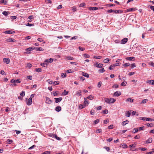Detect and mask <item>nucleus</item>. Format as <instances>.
<instances>
[{
  "label": "nucleus",
  "instance_id": "obj_26",
  "mask_svg": "<svg viewBox=\"0 0 154 154\" xmlns=\"http://www.w3.org/2000/svg\"><path fill=\"white\" fill-rule=\"evenodd\" d=\"M52 93L54 95V96H57L58 94V92L57 91H54L52 92Z\"/></svg>",
  "mask_w": 154,
  "mask_h": 154
},
{
  "label": "nucleus",
  "instance_id": "obj_60",
  "mask_svg": "<svg viewBox=\"0 0 154 154\" xmlns=\"http://www.w3.org/2000/svg\"><path fill=\"white\" fill-rule=\"evenodd\" d=\"M103 112L104 114H107L108 113V111L107 109H105L103 111Z\"/></svg>",
  "mask_w": 154,
  "mask_h": 154
},
{
  "label": "nucleus",
  "instance_id": "obj_34",
  "mask_svg": "<svg viewBox=\"0 0 154 154\" xmlns=\"http://www.w3.org/2000/svg\"><path fill=\"white\" fill-rule=\"evenodd\" d=\"M105 71V70L104 68H103L102 69H100L98 70V72L100 73H103Z\"/></svg>",
  "mask_w": 154,
  "mask_h": 154
},
{
  "label": "nucleus",
  "instance_id": "obj_49",
  "mask_svg": "<svg viewBox=\"0 0 154 154\" xmlns=\"http://www.w3.org/2000/svg\"><path fill=\"white\" fill-rule=\"evenodd\" d=\"M20 95L22 97H23L25 95V92L22 91V92L20 93Z\"/></svg>",
  "mask_w": 154,
  "mask_h": 154
},
{
  "label": "nucleus",
  "instance_id": "obj_11",
  "mask_svg": "<svg viewBox=\"0 0 154 154\" xmlns=\"http://www.w3.org/2000/svg\"><path fill=\"white\" fill-rule=\"evenodd\" d=\"M121 94V93L120 91H116L114 93V95L115 96L118 97Z\"/></svg>",
  "mask_w": 154,
  "mask_h": 154
},
{
  "label": "nucleus",
  "instance_id": "obj_33",
  "mask_svg": "<svg viewBox=\"0 0 154 154\" xmlns=\"http://www.w3.org/2000/svg\"><path fill=\"white\" fill-rule=\"evenodd\" d=\"M66 73H62L61 74V77L62 78H64L66 77Z\"/></svg>",
  "mask_w": 154,
  "mask_h": 154
},
{
  "label": "nucleus",
  "instance_id": "obj_40",
  "mask_svg": "<svg viewBox=\"0 0 154 154\" xmlns=\"http://www.w3.org/2000/svg\"><path fill=\"white\" fill-rule=\"evenodd\" d=\"M127 101H128L130 102H132L133 101V100L131 98H129L127 99Z\"/></svg>",
  "mask_w": 154,
  "mask_h": 154
},
{
  "label": "nucleus",
  "instance_id": "obj_25",
  "mask_svg": "<svg viewBox=\"0 0 154 154\" xmlns=\"http://www.w3.org/2000/svg\"><path fill=\"white\" fill-rule=\"evenodd\" d=\"M66 60H73L74 59V58L73 57L68 56V57H66Z\"/></svg>",
  "mask_w": 154,
  "mask_h": 154
},
{
  "label": "nucleus",
  "instance_id": "obj_54",
  "mask_svg": "<svg viewBox=\"0 0 154 154\" xmlns=\"http://www.w3.org/2000/svg\"><path fill=\"white\" fill-rule=\"evenodd\" d=\"M84 56L86 58H88L90 57V56L88 55V54H84Z\"/></svg>",
  "mask_w": 154,
  "mask_h": 154
},
{
  "label": "nucleus",
  "instance_id": "obj_2",
  "mask_svg": "<svg viewBox=\"0 0 154 154\" xmlns=\"http://www.w3.org/2000/svg\"><path fill=\"white\" fill-rule=\"evenodd\" d=\"M108 13L114 12L115 14L121 13L122 11L120 10H115L110 9L107 11Z\"/></svg>",
  "mask_w": 154,
  "mask_h": 154
},
{
  "label": "nucleus",
  "instance_id": "obj_24",
  "mask_svg": "<svg viewBox=\"0 0 154 154\" xmlns=\"http://www.w3.org/2000/svg\"><path fill=\"white\" fill-rule=\"evenodd\" d=\"M129 122V121L127 120H126L125 121H123L122 123V125H125L126 124H128Z\"/></svg>",
  "mask_w": 154,
  "mask_h": 154
},
{
  "label": "nucleus",
  "instance_id": "obj_6",
  "mask_svg": "<svg viewBox=\"0 0 154 154\" xmlns=\"http://www.w3.org/2000/svg\"><path fill=\"white\" fill-rule=\"evenodd\" d=\"M27 104L28 105H30L32 103V100L31 98H29L28 101H27Z\"/></svg>",
  "mask_w": 154,
  "mask_h": 154
},
{
  "label": "nucleus",
  "instance_id": "obj_13",
  "mask_svg": "<svg viewBox=\"0 0 154 154\" xmlns=\"http://www.w3.org/2000/svg\"><path fill=\"white\" fill-rule=\"evenodd\" d=\"M135 57H128L126 58V59L129 60H134Z\"/></svg>",
  "mask_w": 154,
  "mask_h": 154
},
{
  "label": "nucleus",
  "instance_id": "obj_43",
  "mask_svg": "<svg viewBox=\"0 0 154 154\" xmlns=\"http://www.w3.org/2000/svg\"><path fill=\"white\" fill-rule=\"evenodd\" d=\"M99 122V119H97L94 121V124H96L98 123Z\"/></svg>",
  "mask_w": 154,
  "mask_h": 154
},
{
  "label": "nucleus",
  "instance_id": "obj_56",
  "mask_svg": "<svg viewBox=\"0 0 154 154\" xmlns=\"http://www.w3.org/2000/svg\"><path fill=\"white\" fill-rule=\"evenodd\" d=\"M0 73L2 74V75H5V73L4 72V71L3 70H1V71H0Z\"/></svg>",
  "mask_w": 154,
  "mask_h": 154
},
{
  "label": "nucleus",
  "instance_id": "obj_10",
  "mask_svg": "<svg viewBox=\"0 0 154 154\" xmlns=\"http://www.w3.org/2000/svg\"><path fill=\"white\" fill-rule=\"evenodd\" d=\"M146 83L149 84L154 85V80H148L147 81Z\"/></svg>",
  "mask_w": 154,
  "mask_h": 154
},
{
  "label": "nucleus",
  "instance_id": "obj_23",
  "mask_svg": "<svg viewBox=\"0 0 154 154\" xmlns=\"http://www.w3.org/2000/svg\"><path fill=\"white\" fill-rule=\"evenodd\" d=\"M152 142V138H149L146 141V143H151Z\"/></svg>",
  "mask_w": 154,
  "mask_h": 154
},
{
  "label": "nucleus",
  "instance_id": "obj_41",
  "mask_svg": "<svg viewBox=\"0 0 154 154\" xmlns=\"http://www.w3.org/2000/svg\"><path fill=\"white\" fill-rule=\"evenodd\" d=\"M105 102L107 103H109V99L108 98H105Z\"/></svg>",
  "mask_w": 154,
  "mask_h": 154
},
{
  "label": "nucleus",
  "instance_id": "obj_35",
  "mask_svg": "<svg viewBox=\"0 0 154 154\" xmlns=\"http://www.w3.org/2000/svg\"><path fill=\"white\" fill-rule=\"evenodd\" d=\"M85 100L84 102V104H85V105H88L89 104V102L88 100H85Z\"/></svg>",
  "mask_w": 154,
  "mask_h": 154
},
{
  "label": "nucleus",
  "instance_id": "obj_42",
  "mask_svg": "<svg viewBox=\"0 0 154 154\" xmlns=\"http://www.w3.org/2000/svg\"><path fill=\"white\" fill-rule=\"evenodd\" d=\"M109 61V59L108 58L105 59L103 60V62L104 63H107Z\"/></svg>",
  "mask_w": 154,
  "mask_h": 154
},
{
  "label": "nucleus",
  "instance_id": "obj_22",
  "mask_svg": "<svg viewBox=\"0 0 154 154\" xmlns=\"http://www.w3.org/2000/svg\"><path fill=\"white\" fill-rule=\"evenodd\" d=\"M2 3H3L4 5H6L7 1L6 0H0V4Z\"/></svg>",
  "mask_w": 154,
  "mask_h": 154
},
{
  "label": "nucleus",
  "instance_id": "obj_53",
  "mask_svg": "<svg viewBox=\"0 0 154 154\" xmlns=\"http://www.w3.org/2000/svg\"><path fill=\"white\" fill-rule=\"evenodd\" d=\"M32 66V64L30 63H28L27 64V67H28L29 68H30Z\"/></svg>",
  "mask_w": 154,
  "mask_h": 154
},
{
  "label": "nucleus",
  "instance_id": "obj_46",
  "mask_svg": "<svg viewBox=\"0 0 154 154\" xmlns=\"http://www.w3.org/2000/svg\"><path fill=\"white\" fill-rule=\"evenodd\" d=\"M82 91L81 90H79L77 92L76 94H79V96L81 95Z\"/></svg>",
  "mask_w": 154,
  "mask_h": 154
},
{
  "label": "nucleus",
  "instance_id": "obj_17",
  "mask_svg": "<svg viewBox=\"0 0 154 154\" xmlns=\"http://www.w3.org/2000/svg\"><path fill=\"white\" fill-rule=\"evenodd\" d=\"M61 110V108L60 106H57L55 108V110L57 112H59Z\"/></svg>",
  "mask_w": 154,
  "mask_h": 154
},
{
  "label": "nucleus",
  "instance_id": "obj_62",
  "mask_svg": "<svg viewBox=\"0 0 154 154\" xmlns=\"http://www.w3.org/2000/svg\"><path fill=\"white\" fill-rule=\"evenodd\" d=\"M11 18L12 20H14L16 19L17 17L15 16H13L11 17Z\"/></svg>",
  "mask_w": 154,
  "mask_h": 154
},
{
  "label": "nucleus",
  "instance_id": "obj_37",
  "mask_svg": "<svg viewBox=\"0 0 154 154\" xmlns=\"http://www.w3.org/2000/svg\"><path fill=\"white\" fill-rule=\"evenodd\" d=\"M119 86L117 84L114 85L112 86V88H119Z\"/></svg>",
  "mask_w": 154,
  "mask_h": 154
},
{
  "label": "nucleus",
  "instance_id": "obj_38",
  "mask_svg": "<svg viewBox=\"0 0 154 154\" xmlns=\"http://www.w3.org/2000/svg\"><path fill=\"white\" fill-rule=\"evenodd\" d=\"M139 149L143 151L146 150H147V149L146 148L140 147V148H139Z\"/></svg>",
  "mask_w": 154,
  "mask_h": 154
},
{
  "label": "nucleus",
  "instance_id": "obj_30",
  "mask_svg": "<svg viewBox=\"0 0 154 154\" xmlns=\"http://www.w3.org/2000/svg\"><path fill=\"white\" fill-rule=\"evenodd\" d=\"M35 49L37 51H43V49L41 47L36 48Z\"/></svg>",
  "mask_w": 154,
  "mask_h": 154
},
{
  "label": "nucleus",
  "instance_id": "obj_29",
  "mask_svg": "<svg viewBox=\"0 0 154 154\" xmlns=\"http://www.w3.org/2000/svg\"><path fill=\"white\" fill-rule=\"evenodd\" d=\"M127 82L125 81L122 82L121 84V85L122 86H125L127 84Z\"/></svg>",
  "mask_w": 154,
  "mask_h": 154
},
{
  "label": "nucleus",
  "instance_id": "obj_20",
  "mask_svg": "<svg viewBox=\"0 0 154 154\" xmlns=\"http://www.w3.org/2000/svg\"><path fill=\"white\" fill-rule=\"evenodd\" d=\"M82 74L83 76L86 77L87 78H88L89 77V75L87 73H85L83 72H82Z\"/></svg>",
  "mask_w": 154,
  "mask_h": 154
},
{
  "label": "nucleus",
  "instance_id": "obj_15",
  "mask_svg": "<svg viewBox=\"0 0 154 154\" xmlns=\"http://www.w3.org/2000/svg\"><path fill=\"white\" fill-rule=\"evenodd\" d=\"M109 103H112L116 101V99L113 98H110L109 99Z\"/></svg>",
  "mask_w": 154,
  "mask_h": 154
},
{
  "label": "nucleus",
  "instance_id": "obj_59",
  "mask_svg": "<svg viewBox=\"0 0 154 154\" xmlns=\"http://www.w3.org/2000/svg\"><path fill=\"white\" fill-rule=\"evenodd\" d=\"M94 110H93V109L91 110L90 111L91 114L92 115H94Z\"/></svg>",
  "mask_w": 154,
  "mask_h": 154
},
{
  "label": "nucleus",
  "instance_id": "obj_5",
  "mask_svg": "<svg viewBox=\"0 0 154 154\" xmlns=\"http://www.w3.org/2000/svg\"><path fill=\"white\" fill-rule=\"evenodd\" d=\"M45 102L48 104H50L52 102V101L49 98L46 97Z\"/></svg>",
  "mask_w": 154,
  "mask_h": 154
},
{
  "label": "nucleus",
  "instance_id": "obj_32",
  "mask_svg": "<svg viewBox=\"0 0 154 154\" xmlns=\"http://www.w3.org/2000/svg\"><path fill=\"white\" fill-rule=\"evenodd\" d=\"M7 143L9 144L13 142V140H11L8 139L7 141Z\"/></svg>",
  "mask_w": 154,
  "mask_h": 154
},
{
  "label": "nucleus",
  "instance_id": "obj_36",
  "mask_svg": "<svg viewBox=\"0 0 154 154\" xmlns=\"http://www.w3.org/2000/svg\"><path fill=\"white\" fill-rule=\"evenodd\" d=\"M59 83V81H56L54 82H53V85H58Z\"/></svg>",
  "mask_w": 154,
  "mask_h": 154
},
{
  "label": "nucleus",
  "instance_id": "obj_14",
  "mask_svg": "<svg viewBox=\"0 0 154 154\" xmlns=\"http://www.w3.org/2000/svg\"><path fill=\"white\" fill-rule=\"evenodd\" d=\"M120 147H122L123 148H126L128 147L127 144L125 143H122L121 144Z\"/></svg>",
  "mask_w": 154,
  "mask_h": 154
},
{
  "label": "nucleus",
  "instance_id": "obj_16",
  "mask_svg": "<svg viewBox=\"0 0 154 154\" xmlns=\"http://www.w3.org/2000/svg\"><path fill=\"white\" fill-rule=\"evenodd\" d=\"M89 9L91 10H96L98 9V8L97 7H90L89 8Z\"/></svg>",
  "mask_w": 154,
  "mask_h": 154
},
{
  "label": "nucleus",
  "instance_id": "obj_51",
  "mask_svg": "<svg viewBox=\"0 0 154 154\" xmlns=\"http://www.w3.org/2000/svg\"><path fill=\"white\" fill-rule=\"evenodd\" d=\"M41 65L44 67H47V64L45 63H41Z\"/></svg>",
  "mask_w": 154,
  "mask_h": 154
},
{
  "label": "nucleus",
  "instance_id": "obj_48",
  "mask_svg": "<svg viewBox=\"0 0 154 154\" xmlns=\"http://www.w3.org/2000/svg\"><path fill=\"white\" fill-rule=\"evenodd\" d=\"M42 154H50V151H46L42 153Z\"/></svg>",
  "mask_w": 154,
  "mask_h": 154
},
{
  "label": "nucleus",
  "instance_id": "obj_47",
  "mask_svg": "<svg viewBox=\"0 0 154 154\" xmlns=\"http://www.w3.org/2000/svg\"><path fill=\"white\" fill-rule=\"evenodd\" d=\"M148 101L147 99H144L142 101L141 103H144Z\"/></svg>",
  "mask_w": 154,
  "mask_h": 154
},
{
  "label": "nucleus",
  "instance_id": "obj_57",
  "mask_svg": "<svg viewBox=\"0 0 154 154\" xmlns=\"http://www.w3.org/2000/svg\"><path fill=\"white\" fill-rule=\"evenodd\" d=\"M85 5V4L84 3H82L79 5L80 7H83Z\"/></svg>",
  "mask_w": 154,
  "mask_h": 154
},
{
  "label": "nucleus",
  "instance_id": "obj_7",
  "mask_svg": "<svg viewBox=\"0 0 154 154\" xmlns=\"http://www.w3.org/2000/svg\"><path fill=\"white\" fill-rule=\"evenodd\" d=\"M3 61L7 64H8L9 63L10 60L9 58H4L3 59Z\"/></svg>",
  "mask_w": 154,
  "mask_h": 154
},
{
  "label": "nucleus",
  "instance_id": "obj_45",
  "mask_svg": "<svg viewBox=\"0 0 154 154\" xmlns=\"http://www.w3.org/2000/svg\"><path fill=\"white\" fill-rule=\"evenodd\" d=\"M35 71L37 72H40L42 71V69L40 68H38V69H35Z\"/></svg>",
  "mask_w": 154,
  "mask_h": 154
},
{
  "label": "nucleus",
  "instance_id": "obj_61",
  "mask_svg": "<svg viewBox=\"0 0 154 154\" xmlns=\"http://www.w3.org/2000/svg\"><path fill=\"white\" fill-rule=\"evenodd\" d=\"M93 98V97L91 95H89L87 97L88 99L90 100H92Z\"/></svg>",
  "mask_w": 154,
  "mask_h": 154
},
{
  "label": "nucleus",
  "instance_id": "obj_19",
  "mask_svg": "<svg viewBox=\"0 0 154 154\" xmlns=\"http://www.w3.org/2000/svg\"><path fill=\"white\" fill-rule=\"evenodd\" d=\"M85 106L86 105L85 104H81L79 106V108L80 109H82L84 108Z\"/></svg>",
  "mask_w": 154,
  "mask_h": 154
},
{
  "label": "nucleus",
  "instance_id": "obj_3",
  "mask_svg": "<svg viewBox=\"0 0 154 154\" xmlns=\"http://www.w3.org/2000/svg\"><path fill=\"white\" fill-rule=\"evenodd\" d=\"M140 119L143 120H146V121H154V119H152L149 118L140 117Z\"/></svg>",
  "mask_w": 154,
  "mask_h": 154
},
{
  "label": "nucleus",
  "instance_id": "obj_50",
  "mask_svg": "<svg viewBox=\"0 0 154 154\" xmlns=\"http://www.w3.org/2000/svg\"><path fill=\"white\" fill-rule=\"evenodd\" d=\"M102 130L101 129H97L96 130V133H100L102 132Z\"/></svg>",
  "mask_w": 154,
  "mask_h": 154
},
{
  "label": "nucleus",
  "instance_id": "obj_9",
  "mask_svg": "<svg viewBox=\"0 0 154 154\" xmlns=\"http://www.w3.org/2000/svg\"><path fill=\"white\" fill-rule=\"evenodd\" d=\"M131 112H132L131 110L127 111L125 113V116L128 117H129L131 115Z\"/></svg>",
  "mask_w": 154,
  "mask_h": 154
},
{
  "label": "nucleus",
  "instance_id": "obj_27",
  "mask_svg": "<svg viewBox=\"0 0 154 154\" xmlns=\"http://www.w3.org/2000/svg\"><path fill=\"white\" fill-rule=\"evenodd\" d=\"M103 66V64L101 63H99L97 64V66H96V67L98 68H101Z\"/></svg>",
  "mask_w": 154,
  "mask_h": 154
},
{
  "label": "nucleus",
  "instance_id": "obj_8",
  "mask_svg": "<svg viewBox=\"0 0 154 154\" xmlns=\"http://www.w3.org/2000/svg\"><path fill=\"white\" fill-rule=\"evenodd\" d=\"M54 99L55 100V102L57 103L60 102L62 100V97H59L57 98H55Z\"/></svg>",
  "mask_w": 154,
  "mask_h": 154
},
{
  "label": "nucleus",
  "instance_id": "obj_55",
  "mask_svg": "<svg viewBox=\"0 0 154 154\" xmlns=\"http://www.w3.org/2000/svg\"><path fill=\"white\" fill-rule=\"evenodd\" d=\"M109 129H112L113 128V125H111L109 126L108 127Z\"/></svg>",
  "mask_w": 154,
  "mask_h": 154
},
{
  "label": "nucleus",
  "instance_id": "obj_64",
  "mask_svg": "<svg viewBox=\"0 0 154 154\" xmlns=\"http://www.w3.org/2000/svg\"><path fill=\"white\" fill-rule=\"evenodd\" d=\"M79 50L81 51H83L85 50V48H82L81 47H79Z\"/></svg>",
  "mask_w": 154,
  "mask_h": 154
},
{
  "label": "nucleus",
  "instance_id": "obj_39",
  "mask_svg": "<svg viewBox=\"0 0 154 154\" xmlns=\"http://www.w3.org/2000/svg\"><path fill=\"white\" fill-rule=\"evenodd\" d=\"M130 65V64L129 63H124L123 64V66L124 67H127L129 66Z\"/></svg>",
  "mask_w": 154,
  "mask_h": 154
},
{
  "label": "nucleus",
  "instance_id": "obj_58",
  "mask_svg": "<svg viewBox=\"0 0 154 154\" xmlns=\"http://www.w3.org/2000/svg\"><path fill=\"white\" fill-rule=\"evenodd\" d=\"M94 58L98 59H100L101 58V57L100 56H94Z\"/></svg>",
  "mask_w": 154,
  "mask_h": 154
},
{
  "label": "nucleus",
  "instance_id": "obj_44",
  "mask_svg": "<svg viewBox=\"0 0 154 154\" xmlns=\"http://www.w3.org/2000/svg\"><path fill=\"white\" fill-rule=\"evenodd\" d=\"M72 10L73 11L75 12L76 11V6H74L72 8Z\"/></svg>",
  "mask_w": 154,
  "mask_h": 154
},
{
  "label": "nucleus",
  "instance_id": "obj_52",
  "mask_svg": "<svg viewBox=\"0 0 154 154\" xmlns=\"http://www.w3.org/2000/svg\"><path fill=\"white\" fill-rule=\"evenodd\" d=\"M147 126L148 127H152V126H153V124H152V123H151V124H149V123H148L147 124Z\"/></svg>",
  "mask_w": 154,
  "mask_h": 154
},
{
  "label": "nucleus",
  "instance_id": "obj_4",
  "mask_svg": "<svg viewBox=\"0 0 154 154\" xmlns=\"http://www.w3.org/2000/svg\"><path fill=\"white\" fill-rule=\"evenodd\" d=\"M128 39L127 38H125L123 39L121 41V43L122 44H125L128 41Z\"/></svg>",
  "mask_w": 154,
  "mask_h": 154
},
{
  "label": "nucleus",
  "instance_id": "obj_18",
  "mask_svg": "<svg viewBox=\"0 0 154 154\" xmlns=\"http://www.w3.org/2000/svg\"><path fill=\"white\" fill-rule=\"evenodd\" d=\"M15 41L14 39L10 38L7 39L8 42H15Z\"/></svg>",
  "mask_w": 154,
  "mask_h": 154
},
{
  "label": "nucleus",
  "instance_id": "obj_28",
  "mask_svg": "<svg viewBox=\"0 0 154 154\" xmlns=\"http://www.w3.org/2000/svg\"><path fill=\"white\" fill-rule=\"evenodd\" d=\"M35 48V47H30L29 48H28L26 49V51H30L31 50H33Z\"/></svg>",
  "mask_w": 154,
  "mask_h": 154
},
{
  "label": "nucleus",
  "instance_id": "obj_21",
  "mask_svg": "<svg viewBox=\"0 0 154 154\" xmlns=\"http://www.w3.org/2000/svg\"><path fill=\"white\" fill-rule=\"evenodd\" d=\"M10 14L9 11H4L2 12V14L5 16H7L8 14Z\"/></svg>",
  "mask_w": 154,
  "mask_h": 154
},
{
  "label": "nucleus",
  "instance_id": "obj_1",
  "mask_svg": "<svg viewBox=\"0 0 154 154\" xmlns=\"http://www.w3.org/2000/svg\"><path fill=\"white\" fill-rule=\"evenodd\" d=\"M11 82L12 83L11 84L12 86H17L16 83H20L21 82V80L20 79H18L17 80H15L14 79H11Z\"/></svg>",
  "mask_w": 154,
  "mask_h": 154
},
{
  "label": "nucleus",
  "instance_id": "obj_63",
  "mask_svg": "<svg viewBox=\"0 0 154 154\" xmlns=\"http://www.w3.org/2000/svg\"><path fill=\"white\" fill-rule=\"evenodd\" d=\"M149 65L152 66L153 67H154V63L152 62H150L149 63Z\"/></svg>",
  "mask_w": 154,
  "mask_h": 154
},
{
  "label": "nucleus",
  "instance_id": "obj_12",
  "mask_svg": "<svg viewBox=\"0 0 154 154\" xmlns=\"http://www.w3.org/2000/svg\"><path fill=\"white\" fill-rule=\"evenodd\" d=\"M5 33L7 34H12L15 33V32L11 30H7L5 31Z\"/></svg>",
  "mask_w": 154,
  "mask_h": 154
},
{
  "label": "nucleus",
  "instance_id": "obj_31",
  "mask_svg": "<svg viewBox=\"0 0 154 154\" xmlns=\"http://www.w3.org/2000/svg\"><path fill=\"white\" fill-rule=\"evenodd\" d=\"M114 65H111L109 67V69L111 70H112L115 67Z\"/></svg>",
  "mask_w": 154,
  "mask_h": 154
}]
</instances>
